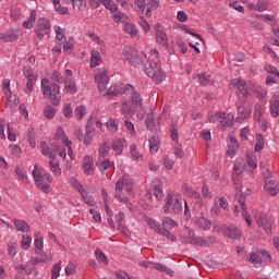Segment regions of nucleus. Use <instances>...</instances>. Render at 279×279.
Masks as SVG:
<instances>
[{"mask_svg":"<svg viewBox=\"0 0 279 279\" xmlns=\"http://www.w3.org/2000/svg\"><path fill=\"white\" fill-rule=\"evenodd\" d=\"M217 120L222 128H230V125H232V119L230 118V114H227L226 112H217Z\"/></svg>","mask_w":279,"mask_h":279,"instance_id":"nucleus-31","label":"nucleus"},{"mask_svg":"<svg viewBox=\"0 0 279 279\" xmlns=\"http://www.w3.org/2000/svg\"><path fill=\"white\" fill-rule=\"evenodd\" d=\"M74 114H75L77 121H82L84 119V117H86V114H87L86 108L84 106L76 107L74 110Z\"/></svg>","mask_w":279,"mask_h":279,"instance_id":"nucleus-57","label":"nucleus"},{"mask_svg":"<svg viewBox=\"0 0 279 279\" xmlns=\"http://www.w3.org/2000/svg\"><path fill=\"white\" fill-rule=\"evenodd\" d=\"M101 54L97 50H92L90 52V63L89 66L90 69H95L96 66H99L101 64Z\"/></svg>","mask_w":279,"mask_h":279,"instance_id":"nucleus-35","label":"nucleus"},{"mask_svg":"<svg viewBox=\"0 0 279 279\" xmlns=\"http://www.w3.org/2000/svg\"><path fill=\"white\" fill-rule=\"evenodd\" d=\"M126 95H130L131 101L135 108H141L143 106V98L141 97V93L136 90L134 85L126 84L125 85Z\"/></svg>","mask_w":279,"mask_h":279,"instance_id":"nucleus-12","label":"nucleus"},{"mask_svg":"<svg viewBox=\"0 0 279 279\" xmlns=\"http://www.w3.org/2000/svg\"><path fill=\"white\" fill-rule=\"evenodd\" d=\"M21 247L25 251L29 250V247H32V236L23 234L21 240Z\"/></svg>","mask_w":279,"mask_h":279,"instance_id":"nucleus-58","label":"nucleus"},{"mask_svg":"<svg viewBox=\"0 0 279 279\" xmlns=\"http://www.w3.org/2000/svg\"><path fill=\"white\" fill-rule=\"evenodd\" d=\"M214 230H216V232H222V234L225 236H227L228 239H241L242 233L241 230H239V228L234 225H230V226H215Z\"/></svg>","mask_w":279,"mask_h":279,"instance_id":"nucleus-10","label":"nucleus"},{"mask_svg":"<svg viewBox=\"0 0 279 279\" xmlns=\"http://www.w3.org/2000/svg\"><path fill=\"white\" fill-rule=\"evenodd\" d=\"M62 263L59 262L57 264H54L52 266V269H51V279H58V277L60 276V271L62 269Z\"/></svg>","mask_w":279,"mask_h":279,"instance_id":"nucleus-62","label":"nucleus"},{"mask_svg":"<svg viewBox=\"0 0 279 279\" xmlns=\"http://www.w3.org/2000/svg\"><path fill=\"white\" fill-rule=\"evenodd\" d=\"M270 114L274 119L279 117V93H275L270 100Z\"/></svg>","mask_w":279,"mask_h":279,"instance_id":"nucleus-23","label":"nucleus"},{"mask_svg":"<svg viewBox=\"0 0 279 279\" xmlns=\"http://www.w3.org/2000/svg\"><path fill=\"white\" fill-rule=\"evenodd\" d=\"M263 112H265V109H263V106L257 105L254 109V120L257 123H260L262 130H267V121H265V118H263Z\"/></svg>","mask_w":279,"mask_h":279,"instance_id":"nucleus-19","label":"nucleus"},{"mask_svg":"<svg viewBox=\"0 0 279 279\" xmlns=\"http://www.w3.org/2000/svg\"><path fill=\"white\" fill-rule=\"evenodd\" d=\"M193 80L195 82H198V84H202L203 86H207V84H210V75L208 73H196L193 74Z\"/></svg>","mask_w":279,"mask_h":279,"instance_id":"nucleus-34","label":"nucleus"},{"mask_svg":"<svg viewBox=\"0 0 279 279\" xmlns=\"http://www.w3.org/2000/svg\"><path fill=\"white\" fill-rule=\"evenodd\" d=\"M125 138H119L111 144V149L114 151L117 156H121L123 154V147L125 146Z\"/></svg>","mask_w":279,"mask_h":279,"instance_id":"nucleus-30","label":"nucleus"},{"mask_svg":"<svg viewBox=\"0 0 279 279\" xmlns=\"http://www.w3.org/2000/svg\"><path fill=\"white\" fill-rule=\"evenodd\" d=\"M130 154H131L132 160L143 161V154H141V151H138V146L136 144L130 145Z\"/></svg>","mask_w":279,"mask_h":279,"instance_id":"nucleus-40","label":"nucleus"},{"mask_svg":"<svg viewBox=\"0 0 279 279\" xmlns=\"http://www.w3.org/2000/svg\"><path fill=\"white\" fill-rule=\"evenodd\" d=\"M41 90L45 97L50 99L52 106H60L62 95H60V85L49 82L47 78L41 80Z\"/></svg>","mask_w":279,"mask_h":279,"instance_id":"nucleus-3","label":"nucleus"},{"mask_svg":"<svg viewBox=\"0 0 279 279\" xmlns=\"http://www.w3.org/2000/svg\"><path fill=\"white\" fill-rule=\"evenodd\" d=\"M94 80L98 86V89L104 93L108 88L110 83V76L108 75V70L106 68H98L94 72Z\"/></svg>","mask_w":279,"mask_h":279,"instance_id":"nucleus-8","label":"nucleus"},{"mask_svg":"<svg viewBox=\"0 0 279 279\" xmlns=\"http://www.w3.org/2000/svg\"><path fill=\"white\" fill-rule=\"evenodd\" d=\"M255 93H256L258 99H260L262 101H267V96L269 95V93L267 92V88H265L263 86H257L255 88Z\"/></svg>","mask_w":279,"mask_h":279,"instance_id":"nucleus-50","label":"nucleus"},{"mask_svg":"<svg viewBox=\"0 0 279 279\" xmlns=\"http://www.w3.org/2000/svg\"><path fill=\"white\" fill-rule=\"evenodd\" d=\"M149 147H150V154H156L158 149H160V140L156 136H151L148 140Z\"/></svg>","mask_w":279,"mask_h":279,"instance_id":"nucleus-46","label":"nucleus"},{"mask_svg":"<svg viewBox=\"0 0 279 279\" xmlns=\"http://www.w3.org/2000/svg\"><path fill=\"white\" fill-rule=\"evenodd\" d=\"M68 5H73V8H77L81 12L86 10V0H64Z\"/></svg>","mask_w":279,"mask_h":279,"instance_id":"nucleus-42","label":"nucleus"},{"mask_svg":"<svg viewBox=\"0 0 279 279\" xmlns=\"http://www.w3.org/2000/svg\"><path fill=\"white\" fill-rule=\"evenodd\" d=\"M258 168V159L254 155H248L245 159H236L234 163L233 171L235 175H241L243 171L246 173H252L255 169Z\"/></svg>","mask_w":279,"mask_h":279,"instance_id":"nucleus-5","label":"nucleus"},{"mask_svg":"<svg viewBox=\"0 0 279 279\" xmlns=\"http://www.w3.org/2000/svg\"><path fill=\"white\" fill-rule=\"evenodd\" d=\"M54 34H56V40H58V43H64L65 40L64 28L60 26H54Z\"/></svg>","mask_w":279,"mask_h":279,"instance_id":"nucleus-60","label":"nucleus"},{"mask_svg":"<svg viewBox=\"0 0 279 279\" xmlns=\"http://www.w3.org/2000/svg\"><path fill=\"white\" fill-rule=\"evenodd\" d=\"M0 40H2V43H14L19 40V32L11 29L0 33Z\"/></svg>","mask_w":279,"mask_h":279,"instance_id":"nucleus-20","label":"nucleus"},{"mask_svg":"<svg viewBox=\"0 0 279 279\" xmlns=\"http://www.w3.org/2000/svg\"><path fill=\"white\" fill-rule=\"evenodd\" d=\"M123 29L125 34H129L132 38H136V36H138V28L132 23H125Z\"/></svg>","mask_w":279,"mask_h":279,"instance_id":"nucleus-41","label":"nucleus"},{"mask_svg":"<svg viewBox=\"0 0 279 279\" xmlns=\"http://www.w3.org/2000/svg\"><path fill=\"white\" fill-rule=\"evenodd\" d=\"M124 58L130 61V63L133 64V66H141L145 60H147V54L145 52L134 49V48H129L124 52Z\"/></svg>","mask_w":279,"mask_h":279,"instance_id":"nucleus-9","label":"nucleus"},{"mask_svg":"<svg viewBox=\"0 0 279 279\" xmlns=\"http://www.w3.org/2000/svg\"><path fill=\"white\" fill-rule=\"evenodd\" d=\"M125 93V86L123 87V85L117 84L108 88L106 95L107 97H117L118 95H123Z\"/></svg>","mask_w":279,"mask_h":279,"instance_id":"nucleus-25","label":"nucleus"},{"mask_svg":"<svg viewBox=\"0 0 279 279\" xmlns=\"http://www.w3.org/2000/svg\"><path fill=\"white\" fill-rule=\"evenodd\" d=\"M112 165H114V162L110 161L109 159H104L97 163V167L100 169V171H108Z\"/></svg>","mask_w":279,"mask_h":279,"instance_id":"nucleus-61","label":"nucleus"},{"mask_svg":"<svg viewBox=\"0 0 279 279\" xmlns=\"http://www.w3.org/2000/svg\"><path fill=\"white\" fill-rule=\"evenodd\" d=\"M121 106V113L124 114L125 119L134 116V113L136 112V108H138L135 107L133 104H130V100L128 99H122Z\"/></svg>","mask_w":279,"mask_h":279,"instance_id":"nucleus-18","label":"nucleus"},{"mask_svg":"<svg viewBox=\"0 0 279 279\" xmlns=\"http://www.w3.org/2000/svg\"><path fill=\"white\" fill-rule=\"evenodd\" d=\"M269 8V0H257L256 10L257 12H265Z\"/></svg>","mask_w":279,"mask_h":279,"instance_id":"nucleus-63","label":"nucleus"},{"mask_svg":"<svg viewBox=\"0 0 279 279\" xmlns=\"http://www.w3.org/2000/svg\"><path fill=\"white\" fill-rule=\"evenodd\" d=\"M13 223L17 232H29V230H32V227H29V223L25 220L14 219Z\"/></svg>","mask_w":279,"mask_h":279,"instance_id":"nucleus-32","label":"nucleus"},{"mask_svg":"<svg viewBox=\"0 0 279 279\" xmlns=\"http://www.w3.org/2000/svg\"><path fill=\"white\" fill-rule=\"evenodd\" d=\"M64 88L66 93H71L72 95H75V93H77V85L75 84V81L73 78H65Z\"/></svg>","mask_w":279,"mask_h":279,"instance_id":"nucleus-39","label":"nucleus"},{"mask_svg":"<svg viewBox=\"0 0 279 279\" xmlns=\"http://www.w3.org/2000/svg\"><path fill=\"white\" fill-rule=\"evenodd\" d=\"M82 167L85 175H93V173H95V160L93 159V156L85 155Z\"/></svg>","mask_w":279,"mask_h":279,"instance_id":"nucleus-17","label":"nucleus"},{"mask_svg":"<svg viewBox=\"0 0 279 279\" xmlns=\"http://www.w3.org/2000/svg\"><path fill=\"white\" fill-rule=\"evenodd\" d=\"M112 19L114 23H128V16L123 12H113Z\"/></svg>","mask_w":279,"mask_h":279,"instance_id":"nucleus-53","label":"nucleus"},{"mask_svg":"<svg viewBox=\"0 0 279 279\" xmlns=\"http://www.w3.org/2000/svg\"><path fill=\"white\" fill-rule=\"evenodd\" d=\"M136 12L142 16L145 14V8H147V1L146 0H134Z\"/></svg>","mask_w":279,"mask_h":279,"instance_id":"nucleus-48","label":"nucleus"},{"mask_svg":"<svg viewBox=\"0 0 279 279\" xmlns=\"http://www.w3.org/2000/svg\"><path fill=\"white\" fill-rule=\"evenodd\" d=\"M153 269H156L157 271H162L168 276H173V270L171 268H168L167 266L159 263H153Z\"/></svg>","mask_w":279,"mask_h":279,"instance_id":"nucleus-49","label":"nucleus"},{"mask_svg":"<svg viewBox=\"0 0 279 279\" xmlns=\"http://www.w3.org/2000/svg\"><path fill=\"white\" fill-rule=\"evenodd\" d=\"M145 125L147 130L154 132V128H156V121L154 120V113H148L145 120Z\"/></svg>","mask_w":279,"mask_h":279,"instance_id":"nucleus-56","label":"nucleus"},{"mask_svg":"<svg viewBox=\"0 0 279 279\" xmlns=\"http://www.w3.org/2000/svg\"><path fill=\"white\" fill-rule=\"evenodd\" d=\"M49 167L53 175H62V169H60V163L58 162V159H56V155H50Z\"/></svg>","mask_w":279,"mask_h":279,"instance_id":"nucleus-26","label":"nucleus"},{"mask_svg":"<svg viewBox=\"0 0 279 279\" xmlns=\"http://www.w3.org/2000/svg\"><path fill=\"white\" fill-rule=\"evenodd\" d=\"M161 228L163 230H171L172 228H178V222L171 219V217H163L161 219Z\"/></svg>","mask_w":279,"mask_h":279,"instance_id":"nucleus-37","label":"nucleus"},{"mask_svg":"<svg viewBox=\"0 0 279 279\" xmlns=\"http://www.w3.org/2000/svg\"><path fill=\"white\" fill-rule=\"evenodd\" d=\"M155 38L157 45H160L161 47H169V37L167 36V33L161 29L160 24L155 25Z\"/></svg>","mask_w":279,"mask_h":279,"instance_id":"nucleus-14","label":"nucleus"},{"mask_svg":"<svg viewBox=\"0 0 279 279\" xmlns=\"http://www.w3.org/2000/svg\"><path fill=\"white\" fill-rule=\"evenodd\" d=\"M182 191H183L184 195H187V197H193L194 199H197L198 202L202 201V194H199V192L193 190V187L190 186L189 184H184L182 186Z\"/></svg>","mask_w":279,"mask_h":279,"instance_id":"nucleus-29","label":"nucleus"},{"mask_svg":"<svg viewBox=\"0 0 279 279\" xmlns=\"http://www.w3.org/2000/svg\"><path fill=\"white\" fill-rule=\"evenodd\" d=\"M15 173L24 184H29V178H27V171L24 168L16 166Z\"/></svg>","mask_w":279,"mask_h":279,"instance_id":"nucleus-43","label":"nucleus"},{"mask_svg":"<svg viewBox=\"0 0 279 279\" xmlns=\"http://www.w3.org/2000/svg\"><path fill=\"white\" fill-rule=\"evenodd\" d=\"M57 112L58 109H56V107H53L52 105H46L44 108V117L48 120L54 119Z\"/></svg>","mask_w":279,"mask_h":279,"instance_id":"nucleus-38","label":"nucleus"},{"mask_svg":"<svg viewBox=\"0 0 279 279\" xmlns=\"http://www.w3.org/2000/svg\"><path fill=\"white\" fill-rule=\"evenodd\" d=\"M185 232H187V238L185 239V243H190V245H206V241H204V238L196 236L195 231L191 230L189 227L184 228Z\"/></svg>","mask_w":279,"mask_h":279,"instance_id":"nucleus-15","label":"nucleus"},{"mask_svg":"<svg viewBox=\"0 0 279 279\" xmlns=\"http://www.w3.org/2000/svg\"><path fill=\"white\" fill-rule=\"evenodd\" d=\"M194 223L196 228L199 230H210V227L213 226L210 223V220H208L206 217H197L194 219Z\"/></svg>","mask_w":279,"mask_h":279,"instance_id":"nucleus-28","label":"nucleus"},{"mask_svg":"<svg viewBox=\"0 0 279 279\" xmlns=\"http://www.w3.org/2000/svg\"><path fill=\"white\" fill-rule=\"evenodd\" d=\"M255 219L258 228H263L266 234H271V222H269V219L264 216H256Z\"/></svg>","mask_w":279,"mask_h":279,"instance_id":"nucleus-22","label":"nucleus"},{"mask_svg":"<svg viewBox=\"0 0 279 279\" xmlns=\"http://www.w3.org/2000/svg\"><path fill=\"white\" fill-rule=\"evenodd\" d=\"M49 32H51V24L47 19L40 17L37 21V26L35 28V34L37 38H39V40L45 38V35H48Z\"/></svg>","mask_w":279,"mask_h":279,"instance_id":"nucleus-11","label":"nucleus"},{"mask_svg":"<svg viewBox=\"0 0 279 279\" xmlns=\"http://www.w3.org/2000/svg\"><path fill=\"white\" fill-rule=\"evenodd\" d=\"M93 138H95V129H90V123H86V130L85 135L83 137L84 145H90L93 142Z\"/></svg>","mask_w":279,"mask_h":279,"instance_id":"nucleus-33","label":"nucleus"},{"mask_svg":"<svg viewBox=\"0 0 279 279\" xmlns=\"http://www.w3.org/2000/svg\"><path fill=\"white\" fill-rule=\"evenodd\" d=\"M232 86L236 88V94L239 97H243L244 99H247L250 97V92H247V85H245V82H241L238 78H234L231 81Z\"/></svg>","mask_w":279,"mask_h":279,"instance_id":"nucleus-16","label":"nucleus"},{"mask_svg":"<svg viewBox=\"0 0 279 279\" xmlns=\"http://www.w3.org/2000/svg\"><path fill=\"white\" fill-rule=\"evenodd\" d=\"M16 269L25 271L26 274H34V263L26 262L25 264L17 266Z\"/></svg>","mask_w":279,"mask_h":279,"instance_id":"nucleus-54","label":"nucleus"},{"mask_svg":"<svg viewBox=\"0 0 279 279\" xmlns=\"http://www.w3.org/2000/svg\"><path fill=\"white\" fill-rule=\"evenodd\" d=\"M245 202L246 199L243 193L240 192L234 195L233 215H235V217H239V215H242L247 226H252V217L247 215V207L245 206Z\"/></svg>","mask_w":279,"mask_h":279,"instance_id":"nucleus-7","label":"nucleus"},{"mask_svg":"<svg viewBox=\"0 0 279 279\" xmlns=\"http://www.w3.org/2000/svg\"><path fill=\"white\" fill-rule=\"evenodd\" d=\"M133 189L134 184L132 183L130 175H123L116 182L114 199L120 202V204H124V206L131 211L134 210V207L132 206V203H130V198H128V196L132 195Z\"/></svg>","mask_w":279,"mask_h":279,"instance_id":"nucleus-1","label":"nucleus"},{"mask_svg":"<svg viewBox=\"0 0 279 279\" xmlns=\"http://www.w3.org/2000/svg\"><path fill=\"white\" fill-rule=\"evenodd\" d=\"M264 147H265V137H263V134H257L254 149L255 151H263Z\"/></svg>","mask_w":279,"mask_h":279,"instance_id":"nucleus-55","label":"nucleus"},{"mask_svg":"<svg viewBox=\"0 0 279 279\" xmlns=\"http://www.w3.org/2000/svg\"><path fill=\"white\" fill-rule=\"evenodd\" d=\"M8 254L11 258H14V256L19 254V244L16 243V240H11L8 243Z\"/></svg>","mask_w":279,"mask_h":279,"instance_id":"nucleus-44","label":"nucleus"},{"mask_svg":"<svg viewBox=\"0 0 279 279\" xmlns=\"http://www.w3.org/2000/svg\"><path fill=\"white\" fill-rule=\"evenodd\" d=\"M162 209L166 215H182V195L175 192L169 193Z\"/></svg>","mask_w":279,"mask_h":279,"instance_id":"nucleus-2","label":"nucleus"},{"mask_svg":"<svg viewBox=\"0 0 279 279\" xmlns=\"http://www.w3.org/2000/svg\"><path fill=\"white\" fill-rule=\"evenodd\" d=\"M259 19H262L263 23H267V25H276V23H278L276 16L271 14L259 15Z\"/></svg>","mask_w":279,"mask_h":279,"instance_id":"nucleus-59","label":"nucleus"},{"mask_svg":"<svg viewBox=\"0 0 279 279\" xmlns=\"http://www.w3.org/2000/svg\"><path fill=\"white\" fill-rule=\"evenodd\" d=\"M106 129L108 130V132H111L112 134L119 132V120L111 118L109 119L106 123Z\"/></svg>","mask_w":279,"mask_h":279,"instance_id":"nucleus-36","label":"nucleus"},{"mask_svg":"<svg viewBox=\"0 0 279 279\" xmlns=\"http://www.w3.org/2000/svg\"><path fill=\"white\" fill-rule=\"evenodd\" d=\"M264 189L271 195L272 197L278 195L279 186L278 182L274 179H267L264 185Z\"/></svg>","mask_w":279,"mask_h":279,"instance_id":"nucleus-21","label":"nucleus"},{"mask_svg":"<svg viewBox=\"0 0 279 279\" xmlns=\"http://www.w3.org/2000/svg\"><path fill=\"white\" fill-rule=\"evenodd\" d=\"M108 154H110V144H108V142L99 144L98 156L100 158H106L108 157Z\"/></svg>","mask_w":279,"mask_h":279,"instance_id":"nucleus-45","label":"nucleus"},{"mask_svg":"<svg viewBox=\"0 0 279 279\" xmlns=\"http://www.w3.org/2000/svg\"><path fill=\"white\" fill-rule=\"evenodd\" d=\"M238 112L240 114V119H247L252 114V110L243 107V105L238 104Z\"/></svg>","mask_w":279,"mask_h":279,"instance_id":"nucleus-52","label":"nucleus"},{"mask_svg":"<svg viewBox=\"0 0 279 279\" xmlns=\"http://www.w3.org/2000/svg\"><path fill=\"white\" fill-rule=\"evenodd\" d=\"M143 71L148 77L154 80L156 84H160L167 80V74L162 71V68H160L159 61H148V64L143 68Z\"/></svg>","mask_w":279,"mask_h":279,"instance_id":"nucleus-6","label":"nucleus"},{"mask_svg":"<svg viewBox=\"0 0 279 279\" xmlns=\"http://www.w3.org/2000/svg\"><path fill=\"white\" fill-rule=\"evenodd\" d=\"M32 173L37 189L44 191V193H49L51 191V186H49V184L53 182V177L49 173H44L41 168H38L37 165L34 166Z\"/></svg>","mask_w":279,"mask_h":279,"instance_id":"nucleus-4","label":"nucleus"},{"mask_svg":"<svg viewBox=\"0 0 279 279\" xmlns=\"http://www.w3.org/2000/svg\"><path fill=\"white\" fill-rule=\"evenodd\" d=\"M154 195L157 202H161V199L165 198L162 184L158 183V184L151 185L150 190H148L146 193V199H150V201L154 199Z\"/></svg>","mask_w":279,"mask_h":279,"instance_id":"nucleus-13","label":"nucleus"},{"mask_svg":"<svg viewBox=\"0 0 279 279\" xmlns=\"http://www.w3.org/2000/svg\"><path fill=\"white\" fill-rule=\"evenodd\" d=\"M160 8V0H146V19H151V12Z\"/></svg>","mask_w":279,"mask_h":279,"instance_id":"nucleus-24","label":"nucleus"},{"mask_svg":"<svg viewBox=\"0 0 279 279\" xmlns=\"http://www.w3.org/2000/svg\"><path fill=\"white\" fill-rule=\"evenodd\" d=\"M144 221L148 226V228H150V230H154V232H156V234L162 233V225L154 220V218L145 217Z\"/></svg>","mask_w":279,"mask_h":279,"instance_id":"nucleus-27","label":"nucleus"},{"mask_svg":"<svg viewBox=\"0 0 279 279\" xmlns=\"http://www.w3.org/2000/svg\"><path fill=\"white\" fill-rule=\"evenodd\" d=\"M35 246L37 250H43L44 247V242H43V234H40V232H36L35 233Z\"/></svg>","mask_w":279,"mask_h":279,"instance_id":"nucleus-64","label":"nucleus"},{"mask_svg":"<svg viewBox=\"0 0 279 279\" xmlns=\"http://www.w3.org/2000/svg\"><path fill=\"white\" fill-rule=\"evenodd\" d=\"M137 23L140 27H142L143 32H145V34H149V32H151V26L149 25V22L145 20V16L140 15Z\"/></svg>","mask_w":279,"mask_h":279,"instance_id":"nucleus-47","label":"nucleus"},{"mask_svg":"<svg viewBox=\"0 0 279 279\" xmlns=\"http://www.w3.org/2000/svg\"><path fill=\"white\" fill-rule=\"evenodd\" d=\"M101 3L106 10H110L112 14L119 10V5H117L112 0H101Z\"/></svg>","mask_w":279,"mask_h":279,"instance_id":"nucleus-51","label":"nucleus"}]
</instances>
